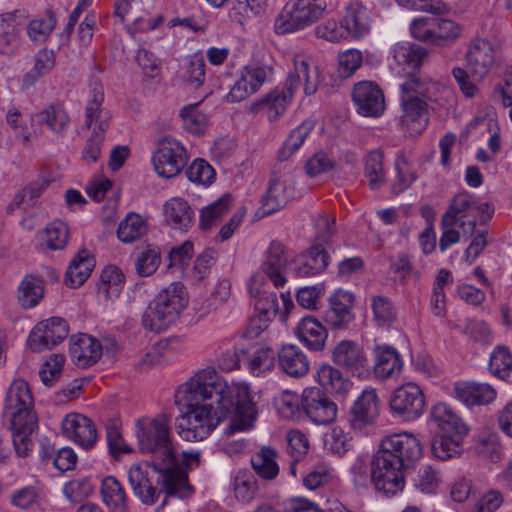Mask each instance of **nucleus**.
Instances as JSON below:
<instances>
[{
    "instance_id": "obj_1",
    "label": "nucleus",
    "mask_w": 512,
    "mask_h": 512,
    "mask_svg": "<svg viewBox=\"0 0 512 512\" xmlns=\"http://www.w3.org/2000/svg\"><path fill=\"white\" fill-rule=\"evenodd\" d=\"M176 393L181 394L185 401L190 399L206 403V400H213L216 408L224 412L231 413L234 410L224 431L228 436L252 428L258 415L248 385L230 386L212 367L199 370Z\"/></svg>"
},
{
    "instance_id": "obj_2",
    "label": "nucleus",
    "mask_w": 512,
    "mask_h": 512,
    "mask_svg": "<svg viewBox=\"0 0 512 512\" xmlns=\"http://www.w3.org/2000/svg\"><path fill=\"white\" fill-rule=\"evenodd\" d=\"M422 456L420 440L409 432L386 436L374 454L372 479L375 489L386 496L395 495L404 487V470Z\"/></svg>"
},
{
    "instance_id": "obj_3",
    "label": "nucleus",
    "mask_w": 512,
    "mask_h": 512,
    "mask_svg": "<svg viewBox=\"0 0 512 512\" xmlns=\"http://www.w3.org/2000/svg\"><path fill=\"white\" fill-rule=\"evenodd\" d=\"M128 480L135 497L144 505L155 504L162 494L180 499L192 494L187 474L179 465H166L157 461L134 464L128 472Z\"/></svg>"
},
{
    "instance_id": "obj_4",
    "label": "nucleus",
    "mask_w": 512,
    "mask_h": 512,
    "mask_svg": "<svg viewBox=\"0 0 512 512\" xmlns=\"http://www.w3.org/2000/svg\"><path fill=\"white\" fill-rule=\"evenodd\" d=\"M5 408L11 415L15 452L20 457H26L33 447V435L38 428V419L32 410L33 397L25 380L13 381L7 393Z\"/></svg>"
},
{
    "instance_id": "obj_5",
    "label": "nucleus",
    "mask_w": 512,
    "mask_h": 512,
    "mask_svg": "<svg viewBox=\"0 0 512 512\" xmlns=\"http://www.w3.org/2000/svg\"><path fill=\"white\" fill-rule=\"evenodd\" d=\"M175 403L180 407L181 414L176 418L177 434L185 441H201L226 418L230 412L215 408L212 403H201L197 400L185 401L181 394H175Z\"/></svg>"
},
{
    "instance_id": "obj_6",
    "label": "nucleus",
    "mask_w": 512,
    "mask_h": 512,
    "mask_svg": "<svg viewBox=\"0 0 512 512\" xmlns=\"http://www.w3.org/2000/svg\"><path fill=\"white\" fill-rule=\"evenodd\" d=\"M136 439L139 451L150 454L151 461L166 465H179L170 433V417L164 413L153 418L143 417L136 421Z\"/></svg>"
},
{
    "instance_id": "obj_7",
    "label": "nucleus",
    "mask_w": 512,
    "mask_h": 512,
    "mask_svg": "<svg viewBox=\"0 0 512 512\" xmlns=\"http://www.w3.org/2000/svg\"><path fill=\"white\" fill-rule=\"evenodd\" d=\"M189 297L184 285L173 282L162 289L150 302L142 316L145 329L160 332L174 323L188 305Z\"/></svg>"
},
{
    "instance_id": "obj_8",
    "label": "nucleus",
    "mask_w": 512,
    "mask_h": 512,
    "mask_svg": "<svg viewBox=\"0 0 512 512\" xmlns=\"http://www.w3.org/2000/svg\"><path fill=\"white\" fill-rule=\"evenodd\" d=\"M431 419L441 431L432 441L433 455L442 461L459 456L463 438L468 433V427L462 419L445 403H437L432 407Z\"/></svg>"
},
{
    "instance_id": "obj_9",
    "label": "nucleus",
    "mask_w": 512,
    "mask_h": 512,
    "mask_svg": "<svg viewBox=\"0 0 512 512\" xmlns=\"http://www.w3.org/2000/svg\"><path fill=\"white\" fill-rule=\"evenodd\" d=\"M402 122L426 125L428 121V103L436 100L439 85L431 80H421L411 75L400 85Z\"/></svg>"
},
{
    "instance_id": "obj_10",
    "label": "nucleus",
    "mask_w": 512,
    "mask_h": 512,
    "mask_svg": "<svg viewBox=\"0 0 512 512\" xmlns=\"http://www.w3.org/2000/svg\"><path fill=\"white\" fill-rule=\"evenodd\" d=\"M326 5L318 0H290L281 9L274 21V31L285 35L303 30L318 21Z\"/></svg>"
},
{
    "instance_id": "obj_11",
    "label": "nucleus",
    "mask_w": 512,
    "mask_h": 512,
    "mask_svg": "<svg viewBox=\"0 0 512 512\" xmlns=\"http://www.w3.org/2000/svg\"><path fill=\"white\" fill-rule=\"evenodd\" d=\"M152 163L160 177L173 178L187 164L186 149L176 139L166 136L157 142L156 149L152 155Z\"/></svg>"
},
{
    "instance_id": "obj_12",
    "label": "nucleus",
    "mask_w": 512,
    "mask_h": 512,
    "mask_svg": "<svg viewBox=\"0 0 512 512\" xmlns=\"http://www.w3.org/2000/svg\"><path fill=\"white\" fill-rule=\"evenodd\" d=\"M389 407L396 417L411 422L420 418L426 408L423 390L414 382H407L394 390Z\"/></svg>"
},
{
    "instance_id": "obj_13",
    "label": "nucleus",
    "mask_w": 512,
    "mask_h": 512,
    "mask_svg": "<svg viewBox=\"0 0 512 512\" xmlns=\"http://www.w3.org/2000/svg\"><path fill=\"white\" fill-rule=\"evenodd\" d=\"M380 414V400L375 388L367 387L353 402L348 413V424L356 433H364L375 424Z\"/></svg>"
},
{
    "instance_id": "obj_14",
    "label": "nucleus",
    "mask_w": 512,
    "mask_h": 512,
    "mask_svg": "<svg viewBox=\"0 0 512 512\" xmlns=\"http://www.w3.org/2000/svg\"><path fill=\"white\" fill-rule=\"evenodd\" d=\"M303 402V418L309 419L315 425H328L337 417V404L320 388H305Z\"/></svg>"
},
{
    "instance_id": "obj_15",
    "label": "nucleus",
    "mask_w": 512,
    "mask_h": 512,
    "mask_svg": "<svg viewBox=\"0 0 512 512\" xmlns=\"http://www.w3.org/2000/svg\"><path fill=\"white\" fill-rule=\"evenodd\" d=\"M68 334L67 322L61 317H51L39 322L32 329L28 345L33 352H42L60 344Z\"/></svg>"
},
{
    "instance_id": "obj_16",
    "label": "nucleus",
    "mask_w": 512,
    "mask_h": 512,
    "mask_svg": "<svg viewBox=\"0 0 512 512\" xmlns=\"http://www.w3.org/2000/svg\"><path fill=\"white\" fill-rule=\"evenodd\" d=\"M465 61L470 75L477 81L483 80L495 65L493 45L485 38L472 39L465 52Z\"/></svg>"
},
{
    "instance_id": "obj_17",
    "label": "nucleus",
    "mask_w": 512,
    "mask_h": 512,
    "mask_svg": "<svg viewBox=\"0 0 512 512\" xmlns=\"http://www.w3.org/2000/svg\"><path fill=\"white\" fill-rule=\"evenodd\" d=\"M293 72H290L285 85L295 91L303 85L305 95L316 93L320 84V73L316 63L304 54H295L292 59Z\"/></svg>"
},
{
    "instance_id": "obj_18",
    "label": "nucleus",
    "mask_w": 512,
    "mask_h": 512,
    "mask_svg": "<svg viewBox=\"0 0 512 512\" xmlns=\"http://www.w3.org/2000/svg\"><path fill=\"white\" fill-rule=\"evenodd\" d=\"M271 74L269 66H245L231 87L227 100L237 103L247 99L260 89Z\"/></svg>"
},
{
    "instance_id": "obj_19",
    "label": "nucleus",
    "mask_w": 512,
    "mask_h": 512,
    "mask_svg": "<svg viewBox=\"0 0 512 512\" xmlns=\"http://www.w3.org/2000/svg\"><path fill=\"white\" fill-rule=\"evenodd\" d=\"M351 96L356 111L362 116L378 117L385 110L384 94L375 82L360 81L356 83Z\"/></svg>"
},
{
    "instance_id": "obj_20",
    "label": "nucleus",
    "mask_w": 512,
    "mask_h": 512,
    "mask_svg": "<svg viewBox=\"0 0 512 512\" xmlns=\"http://www.w3.org/2000/svg\"><path fill=\"white\" fill-rule=\"evenodd\" d=\"M332 359L354 375L362 376L368 372V359L363 348L351 340L340 341L333 349Z\"/></svg>"
},
{
    "instance_id": "obj_21",
    "label": "nucleus",
    "mask_w": 512,
    "mask_h": 512,
    "mask_svg": "<svg viewBox=\"0 0 512 512\" xmlns=\"http://www.w3.org/2000/svg\"><path fill=\"white\" fill-rule=\"evenodd\" d=\"M476 201L477 198L473 194L460 192L454 196L443 216H449L458 222L464 235H472L476 227Z\"/></svg>"
},
{
    "instance_id": "obj_22",
    "label": "nucleus",
    "mask_w": 512,
    "mask_h": 512,
    "mask_svg": "<svg viewBox=\"0 0 512 512\" xmlns=\"http://www.w3.org/2000/svg\"><path fill=\"white\" fill-rule=\"evenodd\" d=\"M63 434L82 448L89 449L97 441L93 421L80 413H70L62 421Z\"/></svg>"
},
{
    "instance_id": "obj_23",
    "label": "nucleus",
    "mask_w": 512,
    "mask_h": 512,
    "mask_svg": "<svg viewBox=\"0 0 512 512\" xmlns=\"http://www.w3.org/2000/svg\"><path fill=\"white\" fill-rule=\"evenodd\" d=\"M32 127L45 126L53 135L64 137L69 129L71 118L61 102H53L31 115Z\"/></svg>"
},
{
    "instance_id": "obj_24",
    "label": "nucleus",
    "mask_w": 512,
    "mask_h": 512,
    "mask_svg": "<svg viewBox=\"0 0 512 512\" xmlns=\"http://www.w3.org/2000/svg\"><path fill=\"white\" fill-rule=\"evenodd\" d=\"M104 89L101 83L94 82L91 85L89 98L85 107V126L96 128V132H105L109 128L111 113L103 107Z\"/></svg>"
},
{
    "instance_id": "obj_25",
    "label": "nucleus",
    "mask_w": 512,
    "mask_h": 512,
    "mask_svg": "<svg viewBox=\"0 0 512 512\" xmlns=\"http://www.w3.org/2000/svg\"><path fill=\"white\" fill-rule=\"evenodd\" d=\"M355 297L352 292L337 290L329 299V308L325 311V321L332 328L346 327L353 319L351 308Z\"/></svg>"
},
{
    "instance_id": "obj_26",
    "label": "nucleus",
    "mask_w": 512,
    "mask_h": 512,
    "mask_svg": "<svg viewBox=\"0 0 512 512\" xmlns=\"http://www.w3.org/2000/svg\"><path fill=\"white\" fill-rule=\"evenodd\" d=\"M260 270L266 274L275 288L283 287L288 272V259L281 243L271 242Z\"/></svg>"
},
{
    "instance_id": "obj_27",
    "label": "nucleus",
    "mask_w": 512,
    "mask_h": 512,
    "mask_svg": "<svg viewBox=\"0 0 512 512\" xmlns=\"http://www.w3.org/2000/svg\"><path fill=\"white\" fill-rule=\"evenodd\" d=\"M24 11L5 13L0 18V53L11 55L19 45V34L25 24Z\"/></svg>"
},
{
    "instance_id": "obj_28",
    "label": "nucleus",
    "mask_w": 512,
    "mask_h": 512,
    "mask_svg": "<svg viewBox=\"0 0 512 512\" xmlns=\"http://www.w3.org/2000/svg\"><path fill=\"white\" fill-rule=\"evenodd\" d=\"M374 375L378 379H389L400 375L403 361L400 353L390 345L378 344L373 349Z\"/></svg>"
},
{
    "instance_id": "obj_29",
    "label": "nucleus",
    "mask_w": 512,
    "mask_h": 512,
    "mask_svg": "<svg viewBox=\"0 0 512 512\" xmlns=\"http://www.w3.org/2000/svg\"><path fill=\"white\" fill-rule=\"evenodd\" d=\"M69 352L72 361L78 367H88L95 364L102 355V347L98 340L87 335L80 334L70 338Z\"/></svg>"
},
{
    "instance_id": "obj_30",
    "label": "nucleus",
    "mask_w": 512,
    "mask_h": 512,
    "mask_svg": "<svg viewBox=\"0 0 512 512\" xmlns=\"http://www.w3.org/2000/svg\"><path fill=\"white\" fill-rule=\"evenodd\" d=\"M329 264V256L321 245H314L299 255L291 267L297 277H310L323 272Z\"/></svg>"
},
{
    "instance_id": "obj_31",
    "label": "nucleus",
    "mask_w": 512,
    "mask_h": 512,
    "mask_svg": "<svg viewBox=\"0 0 512 512\" xmlns=\"http://www.w3.org/2000/svg\"><path fill=\"white\" fill-rule=\"evenodd\" d=\"M294 93L285 85L283 88H275L262 100L253 105L252 110L263 112L270 122L277 121L291 103Z\"/></svg>"
},
{
    "instance_id": "obj_32",
    "label": "nucleus",
    "mask_w": 512,
    "mask_h": 512,
    "mask_svg": "<svg viewBox=\"0 0 512 512\" xmlns=\"http://www.w3.org/2000/svg\"><path fill=\"white\" fill-rule=\"evenodd\" d=\"M295 334L308 349L320 351L328 337L326 328L312 316L303 317L296 326Z\"/></svg>"
},
{
    "instance_id": "obj_33",
    "label": "nucleus",
    "mask_w": 512,
    "mask_h": 512,
    "mask_svg": "<svg viewBox=\"0 0 512 512\" xmlns=\"http://www.w3.org/2000/svg\"><path fill=\"white\" fill-rule=\"evenodd\" d=\"M277 355L279 365L287 375L298 378L308 373L309 360L298 346L293 344L283 345Z\"/></svg>"
},
{
    "instance_id": "obj_34",
    "label": "nucleus",
    "mask_w": 512,
    "mask_h": 512,
    "mask_svg": "<svg viewBox=\"0 0 512 512\" xmlns=\"http://www.w3.org/2000/svg\"><path fill=\"white\" fill-rule=\"evenodd\" d=\"M457 399L468 406L487 405L496 398V390L486 383L464 382L455 385Z\"/></svg>"
},
{
    "instance_id": "obj_35",
    "label": "nucleus",
    "mask_w": 512,
    "mask_h": 512,
    "mask_svg": "<svg viewBox=\"0 0 512 512\" xmlns=\"http://www.w3.org/2000/svg\"><path fill=\"white\" fill-rule=\"evenodd\" d=\"M167 225L179 231H187L192 226L193 211L186 200L173 197L163 206Z\"/></svg>"
},
{
    "instance_id": "obj_36",
    "label": "nucleus",
    "mask_w": 512,
    "mask_h": 512,
    "mask_svg": "<svg viewBox=\"0 0 512 512\" xmlns=\"http://www.w3.org/2000/svg\"><path fill=\"white\" fill-rule=\"evenodd\" d=\"M100 494L110 512H129V497L115 477L107 476L102 480Z\"/></svg>"
},
{
    "instance_id": "obj_37",
    "label": "nucleus",
    "mask_w": 512,
    "mask_h": 512,
    "mask_svg": "<svg viewBox=\"0 0 512 512\" xmlns=\"http://www.w3.org/2000/svg\"><path fill=\"white\" fill-rule=\"evenodd\" d=\"M370 11L362 3H352L346 12L344 24L348 36L360 39L366 36L371 29Z\"/></svg>"
},
{
    "instance_id": "obj_38",
    "label": "nucleus",
    "mask_w": 512,
    "mask_h": 512,
    "mask_svg": "<svg viewBox=\"0 0 512 512\" xmlns=\"http://www.w3.org/2000/svg\"><path fill=\"white\" fill-rule=\"evenodd\" d=\"M94 268V259L85 249L78 252L72 259L65 275L66 285L76 288L81 286Z\"/></svg>"
},
{
    "instance_id": "obj_39",
    "label": "nucleus",
    "mask_w": 512,
    "mask_h": 512,
    "mask_svg": "<svg viewBox=\"0 0 512 512\" xmlns=\"http://www.w3.org/2000/svg\"><path fill=\"white\" fill-rule=\"evenodd\" d=\"M44 281L34 275H26L18 286L17 299L24 309L34 308L44 297Z\"/></svg>"
},
{
    "instance_id": "obj_40",
    "label": "nucleus",
    "mask_w": 512,
    "mask_h": 512,
    "mask_svg": "<svg viewBox=\"0 0 512 512\" xmlns=\"http://www.w3.org/2000/svg\"><path fill=\"white\" fill-rule=\"evenodd\" d=\"M232 197L229 194L204 207L200 213L199 227L202 231H209L216 227L231 209Z\"/></svg>"
},
{
    "instance_id": "obj_41",
    "label": "nucleus",
    "mask_w": 512,
    "mask_h": 512,
    "mask_svg": "<svg viewBox=\"0 0 512 512\" xmlns=\"http://www.w3.org/2000/svg\"><path fill=\"white\" fill-rule=\"evenodd\" d=\"M277 452L268 446L262 447L251 457V465L254 472L262 479L272 480L279 473L276 461Z\"/></svg>"
},
{
    "instance_id": "obj_42",
    "label": "nucleus",
    "mask_w": 512,
    "mask_h": 512,
    "mask_svg": "<svg viewBox=\"0 0 512 512\" xmlns=\"http://www.w3.org/2000/svg\"><path fill=\"white\" fill-rule=\"evenodd\" d=\"M291 192L279 179H272L266 194L262 198V213L270 215L287 205Z\"/></svg>"
},
{
    "instance_id": "obj_43",
    "label": "nucleus",
    "mask_w": 512,
    "mask_h": 512,
    "mask_svg": "<svg viewBox=\"0 0 512 512\" xmlns=\"http://www.w3.org/2000/svg\"><path fill=\"white\" fill-rule=\"evenodd\" d=\"M303 393L285 390L274 399V405L278 414L287 420L300 421L303 419Z\"/></svg>"
},
{
    "instance_id": "obj_44",
    "label": "nucleus",
    "mask_w": 512,
    "mask_h": 512,
    "mask_svg": "<svg viewBox=\"0 0 512 512\" xmlns=\"http://www.w3.org/2000/svg\"><path fill=\"white\" fill-rule=\"evenodd\" d=\"M427 54V49L409 42L396 43L392 48L394 60L399 65H406L412 70L419 69Z\"/></svg>"
},
{
    "instance_id": "obj_45",
    "label": "nucleus",
    "mask_w": 512,
    "mask_h": 512,
    "mask_svg": "<svg viewBox=\"0 0 512 512\" xmlns=\"http://www.w3.org/2000/svg\"><path fill=\"white\" fill-rule=\"evenodd\" d=\"M319 384L331 392L345 395L350 390L352 383L345 378L340 370L331 366L323 365L317 372Z\"/></svg>"
},
{
    "instance_id": "obj_46",
    "label": "nucleus",
    "mask_w": 512,
    "mask_h": 512,
    "mask_svg": "<svg viewBox=\"0 0 512 512\" xmlns=\"http://www.w3.org/2000/svg\"><path fill=\"white\" fill-rule=\"evenodd\" d=\"M145 220L137 213H129L119 223L117 236L121 242L132 243L147 233Z\"/></svg>"
},
{
    "instance_id": "obj_47",
    "label": "nucleus",
    "mask_w": 512,
    "mask_h": 512,
    "mask_svg": "<svg viewBox=\"0 0 512 512\" xmlns=\"http://www.w3.org/2000/svg\"><path fill=\"white\" fill-rule=\"evenodd\" d=\"M373 320L378 327L388 328L397 319V310L390 298L384 295L371 297Z\"/></svg>"
},
{
    "instance_id": "obj_48",
    "label": "nucleus",
    "mask_w": 512,
    "mask_h": 512,
    "mask_svg": "<svg viewBox=\"0 0 512 512\" xmlns=\"http://www.w3.org/2000/svg\"><path fill=\"white\" fill-rule=\"evenodd\" d=\"M313 128L314 121L305 120L294 130H292L278 152V160L286 161L289 159L301 147Z\"/></svg>"
},
{
    "instance_id": "obj_49",
    "label": "nucleus",
    "mask_w": 512,
    "mask_h": 512,
    "mask_svg": "<svg viewBox=\"0 0 512 512\" xmlns=\"http://www.w3.org/2000/svg\"><path fill=\"white\" fill-rule=\"evenodd\" d=\"M364 175L368 179L370 189L376 190L385 183L383 153L379 149L370 151L365 160Z\"/></svg>"
},
{
    "instance_id": "obj_50",
    "label": "nucleus",
    "mask_w": 512,
    "mask_h": 512,
    "mask_svg": "<svg viewBox=\"0 0 512 512\" xmlns=\"http://www.w3.org/2000/svg\"><path fill=\"white\" fill-rule=\"evenodd\" d=\"M124 282L122 271L116 266H107L100 275L98 284V293L103 294L105 298L117 296Z\"/></svg>"
},
{
    "instance_id": "obj_51",
    "label": "nucleus",
    "mask_w": 512,
    "mask_h": 512,
    "mask_svg": "<svg viewBox=\"0 0 512 512\" xmlns=\"http://www.w3.org/2000/svg\"><path fill=\"white\" fill-rule=\"evenodd\" d=\"M183 121V128L194 135L202 134L208 124L206 114L199 110V103L190 104L183 107L180 111Z\"/></svg>"
},
{
    "instance_id": "obj_52",
    "label": "nucleus",
    "mask_w": 512,
    "mask_h": 512,
    "mask_svg": "<svg viewBox=\"0 0 512 512\" xmlns=\"http://www.w3.org/2000/svg\"><path fill=\"white\" fill-rule=\"evenodd\" d=\"M233 490L238 501L243 503L250 502L254 499L257 490L254 476L248 471H239L234 477Z\"/></svg>"
},
{
    "instance_id": "obj_53",
    "label": "nucleus",
    "mask_w": 512,
    "mask_h": 512,
    "mask_svg": "<svg viewBox=\"0 0 512 512\" xmlns=\"http://www.w3.org/2000/svg\"><path fill=\"white\" fill-rule=\"evenodd\" d=\"M396 179L392 184V191L399 194L405 191L415 180L416 173L403 154H399L395 160Z\"/></svg>"
},
{
    "instance_id": "obj_54",
    "label": "nucleus",
    "mask_w": 512,
    "mask_h": 512,
    "mask_svg": "<svg viewBox=\"0 0 512 512\" xmlns=\"http://www.w3.org/2000/svg\"><path fill=\"white\" fill-rule=\"evenodd\" d=\"M489 370L493 375L501 379L510 375L512 371V354L507 348L498 346L494 349L490 355Z\"/></svg>"
},
{
    "instance_id": "obj_55",
    "label": "nucleus",
    "mask_w": 512,
    "mask_h": 512,
    "mask_svg": "<svg viewBox=\"0 0 512 512\" xmlns=\"http://www.w3.org/2000/svg\"><path fill=\"white\" fill-rule=\"evenodd\" d=\"M161 262L160 251L157 247L148 246L137 257L135 262L136 272L141 277L152 275Z\"/></svg>"
},
{
    "instance_id": "obj_56",
    "label": "nucleus",
    "mask_w": 512,
    "mask_h": 512,
    "mask_svg": "<svg viewBox=\"0 0 512 512\" xmlns=\"http://www.w3.org/2000/svg\"><path fill=\"white\" fill-rule=\"evenodd\" d=\"M68 240V227L62 221H53L44 230V242L50 250L63 249Z\"/></svg>"
},
{
    "instance_id": "obj_57",
    "label": "nucleus",
    "mask_w": 512,
    "mask_h": 512,
    "mask_svg": "<svg viewBox=\"0 0 512 512\" xmlns=\"http://www.w3.org/2000/svg\"><path fill=\"white\" fill-rule=\"evenodd\" d=\"M363 62L360 50L349 49L338 55L337 72L340 78L347 79L354 75Z\"/></svg>"
},
{
    "instance_id": "obj_58",
    "label": "nucleus",
    "mask_w": 512,
    "mask_h": 512,
    "mask_svg": "<svg viewBox=\"0 0 512 512\" xmlns=\"http://www.w3.org/2000/svg\"><path fill=\"white\" fill-rule=\"evenodd\" d=\"M7 123L13 129L16 136L22 138L24 143L31 141L33 137L40 135L35 126L29 128L23 119L22 113L17 108H11L6 115Z\"/></svg>"
},
{
    "instance_id": "obj_59",
    "label": "nucleus",
    "mask_w": 512,
    "mask_h": 512,
    "mask_svg": "<svg viewBox=\"0 0 512 512\" xmlns=\"http://www.w3.org/2000/svg\"><path fill=\"white\" fill-rule=\"evenodd\" d=\"M441 483L440 471L430 465H426L419 470L415 486L422 493L433 494Z\"/></svg>"
},
{
    "instance_id": "obj_60",
    "label": "nucleus",
    "mask_w": 512,
    "mask_h": 512,
    "mask_svg": "<svg viewBox=\"0 0 512 512\" xmlns=\"http://www.w3.org/2000/svg\"><path fill=\"white\" fill-rule=\"evenodd\" d=\"M396 3L404 8L422 11L435 15L447 14L450 7L441 0H395Z\"/></svg>"
},
{
    "instance_id": "obj_61",
    "label": "nucleus",
    "mask_w": 512,
    "mask_h": 512,
    "mask_svg": "<svg viewBox=\"0 0 512 512\" xmlns=\"http://www.w3.org/2000/svg\"><path fill=\"white\" fill-rule=\"evenodd\" d=\"M374 462V455L370 458L368 455L358 456L355 460L351 471L353 473V480L357 486H367L368 483H372L375 486V482L372 479V464Z\"/></svg>"
},
{
    "instance_id": "obj_62",
    "label": "nucleus",
    "mask_w": 512,
    "mask_h": 512,
    "mask_svg": "<svg viewBox=\"0 0 512 512\" xmlns=\"http://www.w3.org/2000/svg\"><path fill=\"white\" fill-rule=\"evenodd\" d=\"M214 169L203 159H196L186 170L189 181L202 185H209L214 179Z\"/></svg>"
},
{
    "instance_id": "obj_63",
    "label": "nucleus",
    "mask_w": 512,
    "mask_h": 512,
    "mask_svg": "<svg viewBox=\"0 0 512 512\" xmlns=\"http://www.w3.org/2000/svg\"><path fill=\"white\" fill-rule=\"evenodd\" d=\"M183 77L194 88H198L204 83L205 61L202 55L194 54L189 58Z\"/></svg>"
},
{
    "instance_id": "obj_64",
    "label": "nucleus",
    "mask_w": 512,
    "mask_h": 512,
    "mask_svg": "<svg viewBox=\"0 0 512 512\" xmlns=\"http://www.w3.org/2000/svg\"><path fill=\"white\" fill-rule=\"evenodd\" d=\"M63 493L68 501L75 503L90 496L93 486L87 478L73 479L64 485Z\"/></svg>"
}]
</instances>
